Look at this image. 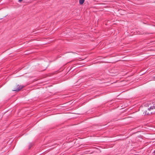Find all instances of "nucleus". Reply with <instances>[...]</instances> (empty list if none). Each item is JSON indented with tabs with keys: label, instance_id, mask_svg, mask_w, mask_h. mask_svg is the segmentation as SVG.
<instances>
[{
	"label": "nucleus",
	"instance_id": "1",
	"mask_svg": "<svg viewBox=\"0 0 155 155\" xmlns=\"http://www.w3.org/2000/svg\"><path fill=\"white\" fill-rule=\"evenodd\" d=\"M24 87L23 85L18 84L16 87L14 88L13 90H12L13 91L18 92L21 90L22 88Z\"/></svg>",
	"mask_w": 155,
	"mask_h": 155
},
{
	"label": "nucleus",
	"instance_id": "2",
	"mask_svg": "<svg viewBox=\"0 0 155 155\" xmlns=\"http://www.w3.org/2000/svg\"><path fill=\"white\" fill-rule=\"evenodd\" d=\"M155 108V103L153 104V106H151L150 107L148 108V110H150L151 109H153Z\"/></svg>",
	"mask_w": 155,
	"mask_h": 155
},
{
	"label": "nucleus",
	"instance_id": "3",
	"mask_svg": "<svg viewBox=\"0 0 155 155\" xmlns=\"http://www.w3.org/2000/svg\"><path fill=\"white\" fill-rule=\"evenodd\" d=\"M85 0H79V3L81 5L84 2Z\"/></svg>",
	"mask_w": 155,
	"mask_h": 155
},
{
	"label": "nucleus",
	"instance_id": "4",
	"mask_svg": "<svg viewBox=\"0 0 155 155\" xmlns=\"http://www.w3.org/2000/svg\"><path fill=\"white\" fill-rule=\"evenodd\" d=\"M22 1V0H18V2H21Z\"/></svg>",
	"mask_w": 155,
	"mask_h": 155
},
{
	"label": "nucleus",
	"instance_id": "5",
	"mask_svg": "<svg viewBox=\"0 0 155 155\" xmlns=\"http://www.w3.org/2000/svg\"><path fill=\"white\" fill-rule=\"evenodd\" d=\"M147 111H146V112H145V114H147V115H148V113H147Z\"/></svg>",
	"mask_w": 155,
	"mask_h": 155
},
{
	"label": "nucleus",
	"instance_id": "6",
	"mask_svg": "<svg viewBox=\"0 0 155 155\" xmlns=\"http://www.w3.org/2000/svg\"><path fill=\"white\" fill-rule=\"evenodd\" d=\"M153 79H154V80H155V77H153Z\"/></svg>",
	"mask_w": 155,
	"mask_h": 155
},
{
	"label": "nucleus",
	"instance_id": "7",
	"mask_svg": "<svg viewBox=\"0 0 155 155\" xmlns=\"http://www.w3.org/2000/svg\"><path fill=\"white\" fill-rule=\"evenodd\" d=\"M153 153H155V150H154L153 152Z\"/></svg>",
	"mask_w": 155,
	"mask_h": 155
},
{
	"label": "nucleus",
	"instance_id": "8",
	"mask_svg": "<svg viewBox=\"0 0 155 155\" xmlns=\"http://www.w3.org/2000/svg\"><path fill=\"white\" fill-rule=\"evenodd\" d=\"M1 19H2V18H1Z\"/></svg>",
	"mask_w": 155,
	"mask_h": 155
}]
</instances>
